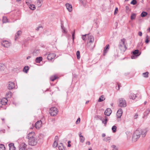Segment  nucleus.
I'll list each match as a JSON object with an SVG mask.
<instances>
[{
	"mask_svg": "<svg viewBox=\"0 0 150 150\" xmlns=\"http://www.w3.org/2000/svg\"><path fill=\"white\" fill-rule=\"evenodd\" d=\"M36 137L35 133L34 132H30L27 135L26 137V138L28 139V140L30 139H31L32 138Z\"/></svg>",
	"mask_w": 150,
	"mask_h": 150,
	"instance_id": "8",
	"label": "nucleus"
},
{
	"mask_svg": "<svg viewBox=\"0 0 150 150\" xmlns=\"http://www.w3.org/2000/svg\"><path fill=\"white\" fill-rule=\"evenodd\" d=\"M7 70V66L6 65L1 64H0V70L1 71H6Z\"/></svg>",
	"mask_w": 150,
	"mask_h": 150,
	"instance_id": "13",
	"label": "nucleus"
},
{
	"mask_svg": "<svg viewBox=\"0 0 150 150\" xmlns=\"http://www.w3.org/2000/svg\"><path fill=\"white\" fill-rule=\"evenodd\" d=\"M147 13L145 11H143L141 14V16L142 17H145L147 15Z\"/></svg>",
	"mask_w": 150,
	"mask_h": 150,
	"instance_id": "30",
	"label": "nucleus"
},
{
	"mask_svg": "<svg viewBox=\"0 0 150 150\" xmlns=\"http://www.w3.org/2000/svg\"><path fill=\"white\" fill-rule=\"evenodd\" d=\"M118 119L117 120V122H119L121 120V118H118Z\"/></svg>",
	"mask_w": 150,
	"mask_h": 150,
	"instance_id": "64",
	"label": "nucleus"
},
{
	"mask_svg": "<svg viewBox=\"0 0 150 150\" xmlns=\"http://www.w3.org/2000/svg\"><path fill=\"white\" fill-rule=\"evenodd\" d=\"M104 118H105L104 120H102V123L105 125V126H106V125L107 124V122L108 120L107 117L106 116H105V117Z\"/></svg>",
	"mask_w": 150,
	"mask_h": 150,
	"instance_id": "29",
	"label": "nucleus"
},
{
	"mask_svg": "<svg viewBox=\"0 0 150 150\" xmlns=\"http://www.w3.org/2000/svg\"><path fill=\"white\" fill-rule=\"evenodd\" d=\"M2 105H3L2 104L1 99H0V107H1Z\"/></svg>",
	"mask_w": 150,
	"mask_h": 150,
	"instance_id": "60",
	"label": "nucleus"
},
{
	"mask_svg": "<svg viewBox=\"0 0 150 150\" xmlns=\"http://www.w3.org/2000/svg\"><path fill=\"white\" fill-rule=\"evenodd\" d=\"M42 134H40V136H39L38 138L36 137L32 138L31 139H30L28 140V144L32 146L35 145L37 143L38 140H39V139L41 140V142H42Z\"/></svg>",
	"mask_w": 150,
	"mask_h": 150,
	"instance_id": "1",
	"label": "nucleus"
},
{
	"mask_svg": "<svg viewBox=\"0 0 150 150\" xmlns=\"http://www.w3.org/2000/svg\"><path fill=\"white\" fill-rule=\"evenodd\" d=\"M58 147L59 150H65L64 147L63 146V144L62 143L58 145Z\"/></svg>",
	"mask_w": 150,
	"mask_h": 150,
	"instance_id": "22",
	"label": "nucleus"
},
{
	"mask_svg": "<svg viewBox=\"0 0 150 150\" xmlns=\"http://www.w3.org/2000/svg\"><path fill=\"white\" fill-rule=\"evenodd\" d=\"M119 106L121 107H125L126 106V103L125 100L123 98H121L119 99Z\"/></svg>",
	"mask_w": 150,
	"mask_h": 150,
	"instance_id": "6",
	"label": "nucleus"
},
{
	"mask_svg": "<svg viewBox=\"0 0 150 150\" xmlns=\"http://www.w3.org/2000/svg\"><path fill=\"white\" fill-rule=\"evenodd\" d=\"M65 5L67 9L69 12H71L72 11V7L71 5L67 3Z\"/></svg>",
	"mask_w": 150,
	"mask_h": 150,
	"instance_id": "14",
	"label": "nucleus"
},
{
	"mask_svg": "<svg viewBox=\"0 0 150 150\" xmlns=\"http://www.w3.org/2000/svg\"><path fill=\"white\" fill-rule=\"evenodd\" d=\"M42 122L41 120L38 121L35 124V127L37 129H39L41 127ZM33 127H34L33 125Z\"/></svg>",
	"mask_w": 150,
	"mask_h": 150,
	"instance_id": "10",
	"label": "nucleus"
},
{
	"mask_svg": "<svg viewBox=\"0 0 150 150\" xmlns=\"http://www.w3.org/2000/svg\"><path fill=\"white\" fill-rule=\"evenodd\" d=\"M50 54H52L51 55V57H52V59H53L54 58V57H55L56 56V55L54 53Z\"/></svg>",
	"mask_w": 150,
	"mask_h": 150,
	"instance_id": "50",
	"label": "nucleus"
},
{
	"mask_svg": "<svg viewBox=\"0 0 150 150\" xmlns=\"http://www.w3.org/2000/svg\"><path fill=\"white\" fill-rule=\"evenodd\" d=\"M26 150H33L32 148H28Z\"/></svg>",
	"mask_w": 150,
	"mask_h": 150,
	"instance_id": "62",
	"label": "nucleus"
},
{
	"mask_svg": "<svg viewBox=\"0 0 150 150\" xmlns=\"http://www.w3.org/2000/svg\"><path fill=\"white\" fill-rule=\"evenodd\" d=\"M110 140V138L109 137H105L104 139V140L106 142H107V141Z\"/></svg>",
	"mask_w": 150,
	"mask_h": 150,
	"instance_id": "44",
	"label": "nucleus"
},
{
	"mask_svg": "<svg viewBox=\"0 0 150 150\" xmlns=\"http://www.w3.org/2000/svg\"><path fill=\"white\" fill-rule=\"evenodd\" d=\"M109 49V45H107L105 47L103 55H105V54L107 52L108 50Z\"/></svg>",
	"mask_w": 150,
	"mask_h": 150,
	"instance_id": "21",
	"label": "nucleus"
},
{
	"mask_svg": "<svg viewBox=\"0 0 150 150\" xmlns=\"http://www.w3.org/2000/svg\"><path fill=\"white\" fill-rule=\"evenodd\" d=\"M16 149L14 146V144L10 143V150H15Z\"/></svg>",
	"mask_w": 150,
	"mask_h": 150,
	"instance_id": "25",
	"label": "nucleus"
},
{
	"mask_svg": "<svg viewBox=\"0 0 150 150\" xmlns=\"http://www.w3.org/2000/svg\"><path fill=\"white\" fill-rule=\"evenodd\" d=\"M15 88H16L15 83L13 82L11 83L10 82V90Z\"/></svg>",
	"mask_w": 150,
	"mask_h": 150,
	"instance_id": "26",
	"label": "nucleus"
},
{
	"mask_svg": "<svg viewBox=\"0 0 150 150\" xmlns=\"http://www.w3.org/2000/svg\"><path fill=\"white\" fill-rule=\"evenodd\" d=\"M76 56L78 59H79L80 58V53L79 51H77L76 52Z\"/></svg>",
	"mask_w": 150,
	"mask_h": 150,
	"instance_id": "36",
	"label": "nucleus"
},
{
	"mask_svg": "<svg viewBox=\"0 0 150 150\" xmlns=\"http://www.w3.org/2000/svg\"><path fill=\"white\" fill-rule=\"evenodd\" d=\"M118 11V8L117 7L115 8V10L114 11V14H116L117 13V11Z\"/></svg>",
	"mask_w": 150,
	"mask_h": 150,
	"instance_id": "51",
	"label": "nucleus"
},
{
	"mask_svg": "<svg viewBox=\"0 0 150 150\" xmlns=\"http://www.w3.org/2000/svg\"><path fill=\"white\" fill-rule=\"evenodd\" d=\"M57 77L56 76H51L50 77V79L52 81H54V80L56 79Z\"/></svg>",
	"mask_w": 150,
	"mask_h": 150,
	"instance_id": "34",
	"label": "nucleus"
},
{
	"mask_svg": "<svg viewBox=\"0 0 150 150\" xmlns=\"http://www.w3.org/2000/svg\"><path fill=\"white\" fill-rule=\"evenodd\" d=\"M40 28H42V26H39L38 27H37L36 28V30H37V31H38L39 30V29Z\"/></svg>",
	"mask_w": 150,
	"mask_h": 150,
	"instance_id": "52",
	"label": "nucleus"
},
{
	"mask_svg": "<svg viewBox=\"0 0 150 150\" xmlns=\"http://www.w3.org/2000/svg\"><path fill=\"white\" fill-rule=\"evenodd\" d=\"M136 17V14L135 13H132L131 16L130 18L132 20L135 19Z\"/></svg>",
	"mask_w": 150,
	"mask_h": 150,
	"instance_id": "31",
	"label": "nucleus"
},
{
	"mask_svg": "<svg viewBox=\"0 0 150 150\" xmlns=\"http://www.w3.org/2000/svg\"><path fill=\"white\" fill-rule=\"evenodd\" d=\"M86 144H88V145H89L90 144V143L89 141H88L86 142Z\"/></svg>",
	"mask_w": 150,
	"mask_h": 150,
	"instance_id": "59",
	"label": "nucleus"
},
{
	"mask_svg": "<svg viewBox=\"0 0 150 150\" xmlns=\"http://www.w3.org/2000/svg\"><path fill=\"white\" fill-rule=\"evenodd\" d=\"M142 32H141V31L139 32L138 33V35L139 36H141L142 35Z\"/></svg>",
	"mask_w": 150,
	"mask_h": 150,
	"instance_id": "53",
	"label": "nucleus"
},
{
	"mask_svg": "<svg viewBox=\"0 0 150 150\" xmlns=\"http://www.w3.org/2000/svg\"><path fill=\"white\" fill-rule=\"evenodd\" d=\"M9 95V92H8L6 93V98L9 97V96H8Z\"/></svg>",
	"mask_w": 150,
	"mask_h": 150,
	"instance_id": "54",
	"label": "nucleus"
},
{
	"mask_svg": "<svg viewBox=\"0 0 150 150\" xmlns=\"http://www.w3.org/2000/svg\"><path fill=\"white\" fill-rule=\"evenodd\" d=\"M55 141H56V142L58 141V138L57 136H56L55 137Z\"/></svg>",
	"mask_w": 150,
	"mask_h": 150,
	"instance_id": "55",
	"label": "nucleus"
},
{
	"mask_svg": "<svg viewBox=\"0 0 150 150\" xmlns=\"http://www.w3.org/2000/svg\"><path fill=\"white\" fill-rule=\"evenodd\" d=\"M112 113V110L110 108H108L105 111L104 114L105 115L109 116Z\"/></svg>",
	"mask_w": 150,
	"mask_h": 150,
	"instance_id": "12",
	"label": "nucleus"
},
{
	"mask_svg": "<svg viewBox=\"0 0 150 150\" xmlns=\"http://www.w3.org/2000/svg\"><path fill=\"white\" fill-rule=\"evenodd\" d=\"M51 54H48L47 57V59L49 60H50L51 61H52V57H51Z\"/></svg>",
	"mask_w": 150,
	"mask_h": 150,
	"instance_id": "40",
	"label": "nucleus"
},
{
	"mask_svg": "<svg viewBox=\"0 0 150 150\" xmlns=\"http://www.w3.org/2000/svg\"><path fill=\"white\" fill-rule=\"evenodd\" d=\"M21 33L22 32L21 31L19 30L17 32L15 35V40H16L18 38L19 36L21 34Z\"/></svg>",
	"mask_w": 150,
	"mask_h": 150,
	"instance_id": "20",
	"label": "nucleus"
},
{
	"mask_svg": "<svg viewBox=\"0 0 150 150\" xmlns=\"http://www.w3.org/2000/svg\"><path fill=\"white\" fill-rule=\"evenodd\" d=\"M85 138L83 137H80V141L81 142L83 143L84 140Z\"/></svg>",
	"mask_w": 150,
	"mask_h": 150,
	"instance_id": "48",
	"label": "nucleus"
},
{
	"mask_svg": "<svg viewBox=\"0 0 150 150\" xmlns=\"http://www.w3.org/2000/svg\"><path fill=\"white\" fill-rule=\"evenodd\" d=\"M42 60V57H37L35 59V62L37 63H39Z\"/></svg>",
	"mask_w": 150,
	"mask_h": 150,
	"instance_id": "23",
	"label": "nucleus"
},
{
	"mask_svg": "<svg viewBox=\"0 0 150 150\" xmlns=\"http://www.w3.org/2000/svg\"><path fill=\"white\" fill-rule=\"evenodd\" d=\"M125 8H126V10H127V11H128L129 9V6H125Z\"/></svg>",
	"mask_w": 150,
	"mask_h": 150,
	"instance_id": "58",
	"label": "nucleus"
},
{
	"mask_svg": "<svg viewBox=\"0 0 150 150\" xmlns=\"http://www.w3.org/2000/svg\"><path fill=\"white\" fill-rule=\"evenodd\" d=\"M149 74V73L148 72H145L144 73H143V76L144 77H148V75Z\"/></svg>",
	"mask_w": 150,
	"mask_h": 150,
	"instance_id": "38",
	"label": "nucleus"
},
{
	"mask_svg": "<svg viewBox=\"0 0 150 150\" xmlns=\"http://www.w3.org/2000/svg\"><path fill=\"white\" fill-rule=\"evenodd\" d=\"M149 36L148 35H146V40L145 41V42L146 44L148 43L149 41Z\"/></svg>",
	"mask_w": 150,
	"mask_h": 150,
	"instance_id": "35",
	"label": "nucleus"
},
{
	"mask_svg": "<svg viewBox=\"0 0 150 150\" xmlns=\"http://www.w3.org/2000/svg\"><path fill=\"white\" fill-rule=\"evenodd\" d=\"M29 68L28 66H25L23 68V71L25 73H27L29 70Z\"/></svg>",
	"mask_w": 150,
	"mask_h": 150,
	"instance_id": "27",
	"label": "nucleus"
},
{
	"mask_svg": "<svg viewBox=\"0 0 150 150\" xmlns=\"http://www.w3.org/2000/svg\"><path fill=\"white\" fill-rule=\"evenodd\" d=\"M95 118H96L97 120L100 119V120H102V117L99 115H96L95 117Z\"/></svg>",
	"mask_w": 150,
	"mask_h": 150,
	"instance_id": "37",
	"label": "nucleus"
},
{
	"mask_svg": "<svg viewBox=\"0 0 150 150\" xmlns=\"http://www.w3.org/2000/svg\"><path fill=\"white\" fill-rule=\"evenodd\" d=\"M61 26L63 30V32L64 33H65V30L64 29V26L62 24V22H61Z\"/></svg>",
	"mask_w": 150,
	"mask_h": 150,
	"instance_id": "43",
	"label": "nucleus"
},
{
	"mask_svg": "<svg viewBox=\"0 0 150 150\" xmlns=\"http://www.w3.org/2000/svg\"><path fill=\"white\" fill-rule=\"evenodd\" d=\"M27 146V145L25 143H21L19 145V150H25Z\"/></svg>",
	"mask_w": 150,
	"mask_h": 150,
	"instance_id": "9",
	"label": "nucleus"
},
{
	"mask_svg": "<svg viewBox=\"0 0 150 150\" xmlns=\"http://www.w3.org/2000/svg\"><path fill=\"white\" fill-rule=\"evenodd\" d=\"M105 136V134L104 133H103L102 134V137H104Z\"/></svg>",
	"mask_w": 150,
	"mask_h": 150,
	"instance_id": "61",
	"label": "nucleus"
},
{
	"mask_svg": "<svg viewBox=\"0 0 150 150\" xmlns=\"http://www.w3.org/2000/svg\"><path fill=\"white\" fill-rule=\"evenodd\" d=\"M5 148L3 144H0V150H5Z\"/></svg>",
	"mask_w": 150,
	"mask_h": 150,
	"instance_id": "32",
	"label": "nucleus"
},
{
	"mask_svg": "<svg viewBox=\"0 0 150 150\" xmlns=\"http://www.w3.org/2000/svg\"><path fill=\"white\" fill-rule=\"evenodd\" d=\"M105 98H104L103 96H101L99 98L98 101V102H101L105 100Z\"/></svg>",
	"mask_w": 150,
	"mask_h": 150,
	"instance_id": "28",
	"label": "nucleus"
},
{
	"mask_svg": "<svg viewBox=\"0 0 150 150\" xmlns=\"http://www.w3.org/2000/svg\"><path fill=\"white\" fill-rule=\"evenodd\" d=\"M42 4V0H37L36 5L38 7L41 6Z\"/></svg>",
	"mask_w": 150,
	"mask_h": 150,
	"instance_id": "19",
	"label": "nucleus"
},
{
	"mask_svg": "<svg viewBox=\"0 0 150 150\" xmlns=\"http://www.w3.org/2000/svg\"><path fill=\"white\" fill-rule=\"evenodd\" d=\"M80 118L79 117L77 119L76 121V124H78L80 122Z\"/></svg>",
	"mask_w": 150,
	"mask_h": 150,
	"instance_id": "47",
	"label": "nucleus"
},
{
	"mask_svg": "<svg viewBox=\"0 0 150 150\" xmlns=\"http://www.w3.org/2000/svg\"><path fill=\"white\" fill-rule=\"evenodd\" d=\"M2 104L3 105H6L8 102V100L6 98H3L2 99H1Z\"/></svg>",
	"mask_w": 150,
	"mask_h": 150,
	"instance_id": "17",
	"label": "nucleus"
},
{
	"mask_svg": "<svg viewBox=\"0 0 150 150\" xmlns=\"http://www.w3.org/2000/svg\"><path fill=\"white\" fill-rule=\"evenodd\" d=\"M58 112L57 109L55 107L51 108L50 109V113L51 116H56Z\"/></svg>",
	"mask_w": 150,
	"mask_h": 150,
	"instance_id": "4",
	"label": "nucleus"
},
{
	"mask_svg": "<svg viewBox=\"0 0 150 150\" xmlns=\"http://www.w3.org/2000/svg\"><path fill=\"white\" fill-rule=\"evenodd\" d=\"M117 127L115 125L113 126L112 128V130L113 132H115L116 131Z\"/></svg>",
	"mask_w": 150,
	"mask_h": 150,
	"instance_id": "33",
	"label": "nucleus"
},
{
	"mask_svg": "<svg viewBox=\"0 0 150 150\" xmlns=\"http://www.w3.org/2000/svg\"><path fill=\"white\" fill-rule=\"evenodd\" d=\"M27 5L29 6V8L32 10H34L35 9V5L29 4V2H26Z\"/></svg>",
	"mask_w": 150,
	"mask_h": 150,
	"instance_id": "18",
	"label": "nucleus"
},
{
	"mask_svg": "<svg viewBox=\"0 0 150 150\" xmlns=\"http://www.w3.org/2000/svg\"><path fill=\"white\" fill-rule=\"evenodd\" d=\"M129 98L130 99L134 100L136 98L137 96L134 93H131L129 95Z\"/></svg>",
	"mask_w": 150,
	"mask_h": 150,
	"instance_id": "24",
	"label": "nucleus"
},
{
	"mask_svg": "<svg viewBox=\"0 0 150 150\" xmlns=\"http://www.w3.org/2000/svg\"><path fill=\"white\" fill-rule=\"evenodd\" d=\"M125 39H124L121 40L119 45V47L122 52H124L127 49L125 44Z\"/></svg>",
	"mask_w": 150,
	"mask_h": 150,
	"instance_id": "2",
	"label": "nucleus"
},
{
	"mask_svg": "<svg viewBox=\"0 0 150 150\" xmlns=\"http://www.w3.org/2000/svg\"><path fill=\"white\" fill-rule=\"evenodd\" d=\"M3 22L4 23H5L8 22V20L6 17H4L3 18Z\"/></svg>",
	"mask_w": 150,
	"mask_h": 150,
	"instance_id": "41",
	"label": "nucleus"
},
{
	"mask_svg": "<svg viewBox=\"0 0 150 150\" xmlns=\"http://www.w3.org/2000/svg\"><path fill=\"white\" fill-rule=\"evenodd\" d=\"M112 147L113 148L112 150H117L116 146L115 145H112Z\"/></svg>",
	"mask_w": 150,
	"mask_h": 150,
	"instance_id": "49",
	"label": "nucleus"
},
{
	"mask_svg": "<svg viewBox=\"0 0 150 150\" xmlns=\"http://www.w3.org/2000/svg\"><path fill=\"white\" fill-rule=\"evenodd\" d=\"M136 0H132L130 3V4L133 5H135L137 3Z\"/></svg>",
	"mask_w": 150,
	"mask_h": 150,
	"instance_id": "42",
	"label": "nucleus"
},
{
	"mask_svg": "<svg viewBox=\"0 0 150 150\" xmlns=\"http://www.w3.org/2000/svg\"><path fill=\"white\" fill-rule=\"evenodd\" d=\"M140 134L141 133L139 132V129L135 130L133 135L132 140L134 142L136 141L140 137Z\"/></svg>",
	"mask_w": 150,
	"mask_h": 150,
	"instance_id": "3",
	"label": "nucleus"
},
{
	"mask_svg": "<svg viewBox=\"0 0 150 150\" xmlns=\"http://www.w3.org/2000/svg\"><path fill=\"white\" fill-rule=\"evenodd\" d=\"M39 53V50H35L33 52V54L34 55H35V54H38Z\"/></svg>",
	"mask_w": 150,
	"mask_h": 150,
	"instance_id": "46",
	"label": "nucleus"
},
{
	"mask_svg": "<svg viewBox=\"0 0 150 150\" xmlns=\"http://www.w3.org/2000/svg\"><path fill=\"white\" fill-rule=\"evenodd\" d=\"M72 38L73 41H74V32L72 34Z\"/></svg>",
	"mask_w": 150,
	"mask_h": 150,
	"instance_id": "57",
	"label": "nucleus"
},
{
	"mask_svg": "<svg viewBox=\"0 0 150 150\" xmlns=\"http://www.w3.org/2000/svg\"><path fill=\"white\" fill-rule=\"evenodd\" d=\"M122 113V109H119L117 111L116 116L118 118H120Z\"/></svg>",
	"mask_w": 150,
	"mask_h": 150,
	"instance_id": "11",
	"label": "nucleus"
},
{
	"mask_svg": "<svg viewBox=\"0 0 150 150\" xmlns=\"http://www.w3.org/2000/svg\"><path fill=\"white\" fill-rule=\"evenodd\" d=\"M58 145L57 142L56 141H54L53 144V146L54 148H56Z\"/></svg>",
	"mask_w": 150,
	"mask_h": 150,
	"instance_id": "39",
	"label": "nucleus"
},
{
	"mask_svg": "<svg viewBox=\"0 0 150 150\" xmlns=\"http://www.w3.org/2000/svg\"><path fill=\"white\" fill-rule=\"evenodd\" d=\"M139 50H136L134 51L133 52V55L131 56V58L132 59H134L137 56H139L140 54V53H139Z\"/></svg>",
	"mask_w": 150,
	"mask_h": 150,
	"instance_id": "7",
	"label": "nucleus"
},
{
	"mask_svg": "<svg viewBox=\"0 0 150 150\" xmlns=\"http://www.w3.org/2000/svg\"><path fill=\"white\" fill-rule=\"evenodd\" d=\"M88 41L87 42V46H90L91 43H93L94 38V37L91 35H88Z\"/></svg>",
	"mask_w": 150,
	"mask_h": 150,
	"instance_id": "5",
	"label": "nucleus"
},
{
	"mask_svg": "<svg viewBox=\"0 0 150 150\" xmlns=\"http://www.w3.org/2000/svg\"><path fill=\"white\" fill-rule=\"evenodd\" d=\"M2 45L6 47H8L9 46V44L8 41H4L1 43Z\"/></svg>",
	"mask_w": 150,
	"mask_h": 150,
	"instance_id": "16",
	"label": "nucleus"
},
{
	"mask_svg": "<svg viewBox=\"0 0 150 150\" xmlns=\"http://www.w3.org/2000/svg\"><path fill=\"white\" fill-rule=\"evenodd\" d=\"M139 129V132L141 133L140 135H142L143 137H144L146 134V133L147 132L146 130V129H144L142 130L141 129Z\"/></svg>",
	"mask_w": 150,
	"mask_h": 150,
	"instance_id": "15",
	"label": "nucleus"
},
{
	"mask_svg": "<svg viewBox=\"0 0 150 150\" xmlns=\"http://www.w3.org/2000/svg\"><path fill=\"white\" fill-rule=\"evenodd\" d=\"M88 35L85 34V35H83L82 37V39L84 41L86 40L85 38L86 36H88Z\"/></svg>",
	"mask_w": 150,
	"mask_h": 150,
	"instance_id": "45",
	"label": "nucleus"
},
{
	"mask_svg": "<svg viewBox=\"0 0 150 150\" xmlns=\"http://www.w3.org/2000/svg\"><path fill=\"white\" fill-rule=\"evenodd\" d=\"M138 115L137 114H136L134 116V119H136L138 117Z\"/></svg>",
	"mask_w": 150,
	"mask_h": 150,
	"instance_id": "56",
	"label": "nucleus"
},
{
	"mask_svg": "<svg viewBox=\"0 0 150 150\" xmlns=\"http://www.w3.org/2000/svg\"><path fill=\"white\" fill-rule=\"evenodd\" d=\"M31 57V56H29L28 57H27L26 59H29Z\"/></svg>",
	"mask_w": 150,
	"mask_h": 150,
	"instance_id": "63",
	"label": "nucleus"
}]
</instances>
